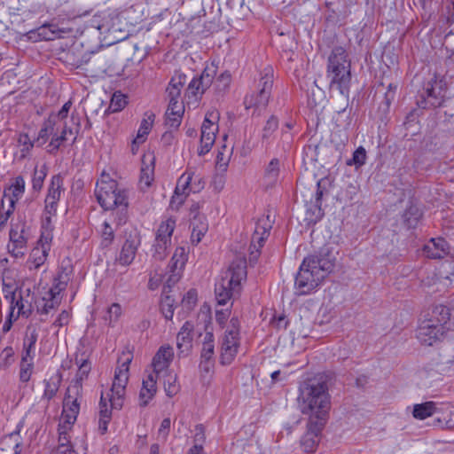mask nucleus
Segmentation results:
<instances>
[{
    "mask_svg": "<svg viewBox=\"0 0 454 454\" xmlns=\"http://www.w3.org/2000/svg\"><path fill=\"white\" fill-rule=\"evenodd\" d=\"M114 239V229L109 224L108 222L105 221L101 229V246L103 247H108L112 245Z\"/></svg>",
    "mask_w": 454,
    "mask_h": 454,
    "instance_id": "obj_46",
    "label": "nucleus"
},
{
    "mask_svg": "<svg viewBox=\"0 0 454 454\" xmlns=\"http://www.w3.org/2000/svg\"><path fill=\"white\" fill-rule=\"evenodd\" d=\"M448 330H450V325L442 326L434 324V319H424L417 329L416 337L422 345L433 346Z\"/></svg>",
    "mask_w": 454,
    "mask_h": 454,
    "instance_id": "obj_12",
    "label": "nucleus"
},
{
    "mask_svg": "<svg viewBox=\"0 0 454 454\" xmlns=\"http://www.w3.org/2000/svg\"><path fill=\"white\" fill-rule=\"evenodd\" d=\"M366 151L363 146H359L354 153L352 159L348 160V165H355L356 168H360L365 163Z\"/></svg>",
    "mask_w": 454,
    "mask_h": 454,
    "instance_id": "obj_50",
    "label": "nucleus"
},
{
    "mask_svg": "<svg viewBox=\"0 0 454 454\" xmlns=\"http://www.w3.org/2000/svg\"><path fill=\"white\" fill-rule=\"evenodd\" d=\"M206 436H205V430L204 427L201 424H199L195 427V434L193 438V445L196 446H203V443L205 442Z\"/></svg>",
    "mask_w": 454,
    "mask_h": 454,
    "instance_id": "obj_61",
    "label": "nucleus"
},
{
    "mask_svg": "<svg viewBox=\"0 0 454 454\" xmlns=\"http://www.w3.org/2000/svg\"><path fill=\"white\" fill-rule=\"evenodd\" d=\"M270 229L271 223L268 216L260 218L256 222L249 247V262L251 263H255L257 262L261 254V248L268 239Z\"/></svg>",
    "mask_w": 454,
    "mask_h": 454,
    "instance_id": "obj_11",
    "label": "nucleus"
},
{
    "mask_svg": "<svg viewBox=\"0 0 454 454\" xmlns=\"http://www.w3.org/2000/svg\"><path fill=\"white\" fill-rule=\"evenodd\" d=\"M445 92V84L434 76L425 83L417 105L423 109L439 107L444 101Z\"/></svg>",
    "mask_w": 454,
    "mask_h": 454,
    "instance_id": "obj_6",
    "label": "nucleus"
},
{
    "mask_svg": "<svg viewBox=\"0 0 454 454\" xmlns=\"http://www.w3.org/2000/svg\"><path fill=\"white\" fill-rule=\"evenodd\" d=\"M90 371V364L86 359H82L80 361L78 372L75 376V381L71 386V388L74 390V394L79 395L82 390V382L84 379L87 378L89 372Z\"/></svg>",
    "mask_w": 454,
    "mask_h": 454,
    "instance_id": "obj_40",
    "label": "nucleus"
},
{
    "mask_svg": "<svg viewBox=\"0 0 454 454\" xmlns=\"http://www.w3.org/2000/svg\"><path fill=\"white\" fill-rule=\"evenodd\" d=\"M451 408L450 403H435L433 401L415 404L412 414L418 419H425L434 414H444V410Z\"/></svg>",
    "mask_w": 454,
    "mask_h": 454,
    "instance_id": "obj_18",
    "label": "nucleus"
},
{
    "mask_svg": "<svg viewBox=\"0 0 454 454\" xmlns=\"http://www.w3.org/2000/svg\"><path fill=\"white\" fill-rule=\"evenodd\" d=\"M74 391L71 387L67 389V392L65 395L63 401V413L64 415V422L72 426L76 421L77 415L80 411V403H78L77 395L74 397L71 395V392Z\"/></svg>",
    "mask_w": 454,
    "mask_h": 454,
    "instance_id": "obj_25",
    "label": "nucleus"
},
{
    "mask_svg": "<svg viewBox=\"0 0 454 454\" xmlns=\"http://www.w3.org/2000/svg\"><path fill=\"white\" fill-rule=\"evenodd\" d=\"M21 438L19 432H12L0 439V454H20Z\"/></svg>",
    "mask_w": 454,
    "mask_h": 454,
    "instance_id": "obj_27",
    "label": "nucleus"
},
{
    "mask_svg": "<svg viewBox=\"0 0 454 454\" xmlns=\"http://www.w3.org/2000/svg\"><path fill=\"white\" fill-rule=\"evenodd\" d=\"M72 270L67 268L62 269L54 278L53 286L50 290V295L55 298L61 291L65 290L71 279Z\"/></svg>",
    "mask_w": 454,
    "mask_h": 454,
    "instance_id": "obj_34",
    "label": "nucleus"
},
{
    "mask_svg": "<svg viewBox=\"0 0 454 454\" xmlns=\"http://www.w3.org/2000/svg\"><path fill=\"white\" fill-rule=\"evenodd\" d=\"M34 371V361H27L26 358H21L20 364L19 378L22 383H27Z\"/></svg>",
    "mask_w": 454,
    "mask_h": 454,
    "instance_id": "obj_44",
    "label": "nucleus"
},
{
    "mask_svg": "<svg viewBox=\"0 0 454 454\" xmlns=\"http://www.w3.org/2000/svg\"><path fill=\"white\" fill-rule=\"evenodd\" d=\"M122 313L121 307L119 303H113L106 312L104 319L108 325L114 326Z\"/></svg>",
    "mask_w": 454,
    "mask_h": 454,
    "instance_id": "obj_48",
    "label": "nucleus"
},
{
    "mask_svg": "<svg viewBox=\"0 0 454 454\" xmlns=\"http://www.w3.org/2000/svg\"><path fill=\"white\" fill-rule=\"evenodd\" d=\"M279 175V160L276 158L272 159L265 169L264 178L268 186H273Z\"/></svg>",
    "mask_w": 454,
    "mask_h": 454,
    "instance_id": "obj_42",
    "label": "nucleus"
},
{
    "mask_svg": "<svg viewBox=\"0 0 454 454\" xmlns=\"http://www.w3.org/2000/svg\"><path fill=\"white\" fill-rule=\"evenodd\" d=\"M174 299L169 295H165L161 299L160 309L166 319H171L174 315Z\"/></svg>",
    "mask_w": 454,
    "mask_h": 454,
    "instance_id": "obj_49",
    "label": "nucleus"
},
{
    "mask_svg": "<svg viewBox=\"0 0 454 454\" xmlns=\"http://www.w3.org/2000/svg\"><path fill=\"white\" fill-rule=\"evenodd\" d=\"M247 278V261L238 257L233 260L221 280L215 284V294L219 305H225L240 291L242 280Z\"/></svg>",
    "mask_w": 454,
    "mask_h": 454,
    "instance_id": "obj_3",
    "label": "nucleus"
},
{
    "mask_svg": "<svg viewBox=\"0 0 454 454\" xmlns=\"http://www.w3.org/2000/svg\"><path fill=\"white\" fill-rule=\"evenodd\" d=\"M47 167L43 164L40 169H37V166L34 169V175L32 178V188L35 192L41 191L43 185L44 179L47 176Z\"/></svg>",
    "mask_w": 454,
    "mask_h": 454,
    "instance_id": "obj_43",
    "label": "nucleus"
},
{
    "mask_svg": "<svg viewBox=\"0 0 454 454\" xmlns=\"http://www.w3.org/2000/svg\"><path fill=\"white\" fill-rule=\"evenodd\" d=\"M62 381V375L57 372L51 376L48 380H43L44 391L43 394V399L46 401L51 400L58 393L60 384Z\"/></svg>",
    "mask_w": 454,
    "mask_h": 454,
    "instance_id": "obj_33",
    "label": "nucleus"
},
{
    "mask_svg": "<svg viewBox=\"0 0 454 454\" xmlns=\"http://www.w3.org/2000/svg\"><path fill=\"white\" fill-rule=\"evenodd\" d=\"M118 189V184L114 179H104V176L102 178L97 182L95 188V196L100 204V206L105 209H114V200L113 199L115 196V192Z\"/></svg>",
    "mask_w": 454,
    "mask_h": 454,
    "instance_id": "obj_13",
    "label": "nucleus"
},
{
    "mask_svg": "<svg viewBox=\"0 0 454 454\" xmlns=\"http://www.w3.org/2000/svg\"><path fill=\"white\" fill-rule=\"evenodd\" d=\"M27 296H22V295L20 296V299L16 301L14 306L12 304V306H11L12 311L10 313V317H12L13 310L15 308L18 309V313H17L16 318L20 315L25 317H28L32 314L33 296L30 294L29 289L27 290Z\"/></svg>",
    "mask_w": 454,
    "mask_h": 454,
    "instance_id": "obj_32",
    "label": "nucleus"
},
{
    "mask_svg": "<svg viewBox=\"0 0 454 454\" xmlns=\"http://www.w3.org/2000/svg\"><path fill=\"white\" fill-rule=\"evenodd\" d=\"M231 83V74L228 72L221 74L215 81V86L217 90H225Z\"/></svg>",
    "mask_w": 454,
    "mask_h": 454,
    "instance_id": "obj_57",
    "label": "nucleus"
},
{
    "mask_svg": "<svg viewBox=\"0 0 454 454\" xmlns=\"http://www.w3.org/2000/svg\"><path fill=\"white\" fill-rule=\"evenodd\" d=\"M419 217L420 213L416 207H410L403 214L404 222L409 227H415Z\"/></svg>",
    "mask_w": 454,
    "mask_h": 454,
    "instance_id": "obj_51",
    "label": "nucleus"
},
{
    "mask_svg": "<svg viewBox=\"0 0 454 454\" xmlns=\"http://www.w3.org/2000/svg\"><path fill=\"white\" fill-rule=\"evenodd\" d=\"M67 132L72 133V129L65 127L59 136L55 133L53 134L52 138L48 145V152L50 153H55L59 149L61 144L67 140Z\"/></svg>",
    "mask_w": 454,
    "mask_h": 454,
    "instance_id": "obj_47",
    "label": "nucleus"
},
{
    "mask_svg": "<svg viewBox=\"0 0 454 454\" xmlns=\"http://www.w3.org/2000/svg\"><path fill=\"white\" fill-rule=\"evenodd\" d=\"M278 128V120L275 115H271L266 121L262 133V142L268 146L272 139L275 131Z\"/></svg>",
    "mask_w": 454,
    "mask_h": 454,
    "instance_id": "obj_41",
    "label": "nucleus"
},
{
    "mask_svg": "<svg viewBox=\"0 0 454 454\" xmlns=\"http://www.w3.org/2000/svg\"><path fill=\"white\" fill-rule=\"evenodd\" d=\"M186 262V254L184 247H178L176 248L174 254L169 262L170 271L173 275L168 278V281L172 280L173 277H176V271L182 270Z\"/></svg>",
    "mask_w": 454,
    "mask_h": 454,
    "instance_id": "obj_39",
    "label": "nucleus"
},
{
    "mask_svg": "<svg viewBox=\"0 0 454 454\" xmlns=\"http://www.w3.org/2000/svg\"><path fill=\"white\" fill-rule=\"evenodd\" d=\"M174 357L173 348L169 345L161 346L154 355L152 362L153 372L152 373L158 375L166 370Z\"/></svg>",
    "mask_w": 454,
    "mask_h": 454,
    "instance_id": "obj_24",
    "label": "nucleus"
},
{
    "mask_svg": "<svg viewBox=\"0 0 454 454\" xmlns=\"http://www.w3.org/2000/svg\"><path fill=\"white\" fill-rule=\"evenodd\" d=\"M13 356V348L12 347L4 348L1 354L2 362L0 364V368H7L8 366H10L14 361Z\"/></svg>",
    "mask_w": 454,
    "mask_h": 454,
    "instance_id": "obj_55",
    "label": "nucleus"
},
{
    "mask_svg": "<svg viewBox=\"0 0 454 454\" xmlns=\"http://www.w3.org/2000/svg\"><path fill=\"white\" fill-rule=\"evenodd\" d=\"M450 249L443 238H433L423 247L424 254L430 259H442L450 254Z\"/></svg>",
    "mask_w": 454,
    "mask_h": 454,
    "instance_id": "obj_21",
    "label": "nucleus"
},
{
    "mask_svg": "<svg viewBox=\"0 0 454 454\" xmlns=\"http://www.w3.org/2000/svg\"><path fill=\"white\" fill-rule=\"evenodd\" d=\"M70 428L71 426L65 422H63V424H59V445L56 454H73L75 452L70 443V437L67 432Z\"/></svg>",
    "mask_w": 454,
    "mask_h": 454,
    "instance_id": "obj_31",
    "label": "nucleus"
},
{
    "mask_svg": "<svg viewBox=\"0 0 454 454\" xmlns=\"http://www.w3.org/2000/svg\"><path fill=\"white\" fill-rule=\"evenodd\" d=\"M219 120L220 114L217 109L211 108L206 113L201 125L200 146L198 149L200 156L207 154L214 145L219 129Z\"/></svg>",
    "mask_w": 454,
    "mask_h": 454,
    "instance_id": "obj_5",
    "label": "nucleus"
},
{
    "mask_svg": "<svg viewBox=\"0 0 454 454\" xmlns=\"http://www.w3.org/2000/svg\"><path fill=\"white\" fill-rule=\"evenodd\" d=\"M140 244L141 239L138 232L136 231L130 232L126 236L121 252L116 257V262L121 266L130 265L136 257Z\"/></svg>",
    "mask_w": 454,
    "mask_h": 454,
    "instance_id": "obj_14",
    "label": "nucleus"
},
{
    "mask_svg": "<svg viewBox=\"0 0 454 454\" xmlns=\"http://www.w3.org/2000/svg\"><path fill=\"white\" fill-rule=\"evenodd\" d=\"M270 229L271 223L268 216L260 218L256 222L249 247V262L251 263H255L257 262L261 254V248L268 239Z\"/></svg>",
    "mask_w": 454,
    "mask_h": 454,
    "instance_id": "obj_10",
    "label": "nucleus"
},
{
    "mask_svg": "<svg viewBox=\"0 0 454 454\" xmlns=\"http://www.w3.org/2000/svg\"><path fill=\"white\" fill-rule=\"evenodd\" d=\"M325 425H319L318 421L309 420L308 431L301 439V446L307 453L314 452L319 442V434Z\"/></svg>",
    "mask_w": 454,
    "mask_h": 454,
    "instance_id": "obj_19",
    "label": "nucleus"
},
{
    "mask_svg": "<svg viewBox=\"0 0 454 454\" xmlns=\"http://www.w3.org/2000/svg\"><path fill=\"white\" fill-rule=\"evenodd\" d=\"M273 86V71L271 67H266L264 74L259 80L258 91L246 96L244 105L247 109L251 107H265L270 100Z\"/></svg>",
    "mask_w": 454,
    "mask_h": 454,
    "instance_id": "obj_7",
    "label": "nucleus"
},
{
    "mask_svg": "<svg viewBox=\"0 0 454 454\" xmlns=\"http://www.w3.org/2000/svg\"><path fill=\"white\" fill-rule=\"evenodd\" d=\"M327 78L330 88L338 90L341 95L348 97L351 73L350 62L343 47H334L328 58Z\"/></svg>",
    "mask_w": 454,
    "mask_h": 454,
    "instance_id": "obj_4",
    "label": "nucleus"
},
{
    "mask_svg": "<svg viewBox=\"0 0 454 454\" xmlns=\"http://www.w3.org/2000/svg\"><path fill=\"white\" fill-rule=\"evenodd\" d=\"M63 185V179L59 175H55L51 177L48 193L45 198V213L49 215L46 220L49 223L51 216L55 215L58 208V202L60 199L61 189Z\"/></svg>",
    "mask_w": 454,
    "mask_h": 454,
    "instance_id": "obj_15",
    "label": "nucleus"
},
{
    "mask_svg": "<svg viewBox=\"0 0 454 454\" xmlns=\"http://www.w3.org/2000/svg\"><path fill=\"white\" fill-rule=\"evenodd\" d=\"M67 57L72 60L71 64L79 68L83 65L91 63L93 66H97L101 61V56L92 51H83L82 49L74 47L67 53Z\"/></svg>",
    "mask_w": 454,
    "mask_h": 454,
    "instance_id": "obj_23",
    "label": "nucleus"
},
{
    "mask_svg": "<svg viewBox=\"0 0 454 454\" xmlns=\"http://www.w3.org/2000/svg\"><path fill=\"white\" fill-rule=\"evenodd\" d=\"M114 200V209L115 207H128V196L125 190L117 189L115 196L113 199Z\"/></svg>",
    "mask_w": 454,
    "mask_h": 454,
    "instance_id": "obj_58",
    "label": "nucleus"
},
{
    "mask_svg": "<svg viewBox=\"0 0 454 454\" xmlns=\"http://www.w3.org/2000/svg\"><path fill=\"white\" fill-rule=\"evenodd\" d=\"M198 229L192 230L191 239L193 244H198L200 242L202 237L207 231V227L199 226Z\"/></svg>",
    "mask_w": 454,
    "mask_h": 454,
    "instance_id": "obj_64",
    "label": "nucleus"
},
{
    "mask_svg": "<svg viewBox=\"0 0 454 454\" xmlns=\"http://www.w3.org/2000/svg\"><path fill=\"white\" fill-rule=\"evenodd\" d=\"M215 75V67H207L199 77H194L190 82L187 88L188 93L192 96L203 94L212 85Z\"/></svg>",
    "mask_w": 454,
    "mask_h": 454,
    "instance_id": "obj_17",
    "label": "nucleus"
},
{
    "mask_svg": "<svg viewBox=\"0 0 454 454\" xmlns=\"http://www.w3.org/2000/svg\"><path fill=\"white\" fill-rule=\"evenodd\" d=\"M25 223L20 222L12 224L10 230V241L12 245H17L20 248L27 247V238L25 237Z\"/></svg>",
    "mask_w": 454,
    "mask_h": 454,
    "instance_id": "obj_36",
    "label": "nucleus"
},
{
    "mask_svg": "<svg viewBox=\"0 0 454 454\" xmlns=\"http://www.w3.org/2000/svg\"><path fill=\"white\" fill-rule=\"evenodd\" d=\"M184 112V106L181 102L168 103L166 112V125L170 128L177 129L181 124Z\"/></svg>",
    "mask_w": 454,
    "mask_h": 454,
    "instance_id": "obj_29",
    "label": "nucleus"
},
{
    "mask_svg": "<svg viewBox=\"0 0 454 454\" xmlns=\"http://www.w3.org/2000/svg\"><path fill=\"white\" fill-rule=\"evenodd\" d=\"M196 301L197 292L194 289L189 290L182 300V302L184 304V306H187L188 309L195 305Z\"/></svg>",
    "mask_w": 454,
    "mask_h": 454,
    "instance_id": "obj_63",
    "label": "nucleus"
},
{
    "mask_svg": "<svg viewBox=\"0 0 454 454\" xmlns=\"http://www.w3.org/2000/svg\"><path fill=\"white\" fill-rule=\"evenodd\" d=\"M56 117L50 116L44 121L43 127L41 128L38 137L35 140L38 146H41L46 143L50 136H53L55 131Z\"/></svg>",
    "mask_w": 454,
    "mask_h": 454,
    "instance_id": "obj_38",
    "label": "nucleus"
},
{
    "mask_svg": "<svg viewBox=\"0 0 454 454\" xmlns=\"http://www.w3.org/2000/svg\"><path fill=\"white\" fill-rule=\"evenodd\" d=\"M193 324L186 321L176 336V346L181 354L187 355L192 347Z\"/></svg>",
    "mask_w": 454,
    "mask_h": 454,
    "instance_id": "obj_26",
    "label": "nucleus"
},
{
    "mask_svg": "<svg viewBox=\"0 0 454 454\" xmlns=\"http://www.w3.org/2000/svg\"><path fill=\"white\" fill-rule=\"evenodd\" d=\"M335 262V255L327 247L321 248L317 254L304 258L295 277L296 294H310L333 271Z\"/></svg>",
    "mask_w": 454,
    "mask_h": 454,
    "instance_id": "obj_2",
    "label": "nucleus"
},
{
    "mask_svg": "<svg viewBox=\"0 0 454 454\" xmlns=\"http://www.w3.org/2000/svg\"><path fill=\"white\" fill-rule=\"evenodd\" d=\"M38 333L35 327L28 325L26 329L25 338L23 343L29 346L35 347L37 341Z\"/></svg>",
    "mask_w": 454,
    "mask_h": 454,
    "instance_id": "obj_56",
    "label": "nucleus"
},
{
    "mask_svg": "<svg viewBox=\"0 0 454 454\" xmlns=\"http://www.w3.org/2000/svg\"><path fill=\"white\" fill-rule=\"evenodd\" d=\"M127 101L124 95L114 93L110 102L109 108L112 112H119L125 107Z\"/></svg>",
    "mask_w": 454,
    "mask_h": 454,
    "instance_id": "obj_54",
    "label": "nucleus"
},
{
    "mask_svg": "<svg viewBox=\"0 0 454 454\" xmlns=\"http://www.w3.org/2000/svg\"><path fill=\"white\" fill-rule=\"evenodd\" d=\"M54 299L51 295H50L49 300H45L44 298L42 300V305L38 304L36 306L37 313L41 315H47L51 309L55 308Z\"/></svg>",
    "mask_w": 454,
    "mask_h": 454,
    "instance_id": "obj_59",
    "label": "nucleus"
},
{
    "mask_svg": "<svg viewBox=\"0 0 454 454\" xmlns=\"http://www.w3.org/2000/svg\"><path fill=\"white\" fill-rule=\"evenodd\" d=\"M157 375L149 373L146 379L143 380L142 387L139 393V402L141 406H146L150 400L153 398L156 394L157 387Z\"/></svg>",
    "mask_w": 454,
    "mask_h": 454,
    "instance_id": "obj_28",
    "label": "nucleus"
},
{
    "mask_svg": "<svg viewBox=\"0 0 454 454\" xmlns=\"http://www.w3.org/2000/svg\"><path fill=\"white\" fill-rule=\"evenodd\" d=\"M18 142L23 146L21 149L22 156H25L33 148L35 143L31 141L27 134H20Z\"/></svg>",
    "mask_w": 454,
    "mask_h": 454,
    "instance_id": "obj_60",
    "label": "nucleus"
},
{
    "mask_svg": "<svg viewBox=\"0 0 454 454\" xmlns=\"http://www.w3.org/2000/svg\"><path fill=\"white\" fill-rule=\"evenodd\" d=\"M155 115L153 113L146 112L145 117L141 121L137 137L132 141V151L135 150V145L142 144L145 141L147 135L153 128Z\"/></svg>",
    "mask_w": 454,
    "mask_h": 454,
    "instance_id": "obj_30",
    "label": "nucleus"
},
{
    "mask_svg": "<svg viewBox=\"0 0 454 454\" xmlns=\"http://www.w3.org/2000/svg\"><path fill=\"white\" fill-rule=\"evenodd\" d=\"M25 192V180L21 176L15 177L14 182L4 190L1 200V207H4L5 202L8 207L14 208L16 202L22 197Z\"/></svg>",
    "mask_w": 454,
    "mask_h": 454,
    "instance_id": "obj_22",
    "label": "nucleus"
},
{
    "mask_svg": "<svg viewBox=\"0 0 454 454\" xmlns=\"http://www.w3.org/2000/svg\"><path fill=\"white\" fill-rule=\"evenodd\" d=\"M324 183V180H319L317 183V191H316V195H315V200L312 201L314 203V207L317 209L318 213H320L321 211V200H322V197L324 195V192H325V189H322V184Z\"/></svg>",
    "mask_w": 454,
    "mask_h": 454,
    "instance_id": "obj_62",
    "label": "nucleus"
},
{
    "mask_svg": "<svg viewBox=\"0 0 454 454\" xmlns=\"http://www.w3.org/2000/svg\"><path fill=\"white\" fill-rule=\"evenodd\" d=\"M444 413H448V416H444L443 418H436L434 419V426L447 429L454 428V405L451 404L450 409L444 410Z\"/></svg>",
    "mask_w": 454,
    "mask_h": 454,
    "instance_id": "obj_45",
    "label": "nucleus"
},
{
    "mask_svg": "<svg viewBox=\"0 0 454 454\" xmlns=\"http://www.w3.org/2000/svg\"><path fill=\"white\" fill-rule=\"evenodd\" d=\"M176 228V221L168 218L160 224L153 245L152 256L157 261H163L171 244V237Z\"/></svg>",
    "mask_w": 454,
    "mask_h": 454,
    "instance_id": "obj_9",
    "label": "nucleus"
},
{
    "mask_svg": "<svg viewBox=\"0 0 454 454\" xmlns=\"http://www.w3.org/2000/svg\"><path fill=\"white\" fill-rule=\"evenodd\" d=\"M50 251L49 246H44L43 248L40 247H35L29 256V259L27 261V266L29 270H36L40 266H42L48 256V253Z\"/></svg>",
    "mask_w": 454,
    "mask_h": 454,
    "instance_id": "obj_35",
    "label": "nucleus"
},
{
    "mask_svg": "<svg viewBox=\"0 0 454 454\" xmlns=\"http://www.w3.org/2000/svg\"><path fill=\"white\" fill-rule=\"evenodd\" d=\"M297 402L301 412L309 416V420L325 425L331 410L328 376L319 373L304 380L299 387Z\"/></svg>",
    "mask_w": 454,
    "mask_h": 454,
    "instance_id": "obj_1",
    "label": "nucleus"
},
{
    "mask_svg": "<svg viewBox=\"0 0 454 454\" xmlns=\"http://www.w3.org/2000/svg\"><path fill=\"white\" fill-rule=\"evenodd\" d=\"M239 347V335L225 333L221 344V364H231L237 356Z\"/></svg>",
    "mask_w": 454,
    "mask_h": 454,
    "instance_id": "obj_16",
    "label": "nucleus"
},
{
    "mask_svg": "<svg viewBox=\"0 0 454 454\" xmlns=\"http://www.w3.org/2000/svg\"><path fill=\"white\" fill-rule=\"evenodd\" d=\"M130 357H127L121 364L116 368L109 401L113 409L120 410L123 405L126 386L129 380V366Z\"/></svg>",
    "mask_w": 454,
    "mask_h": 454,
    "instance_id": "obj_8",
    "label": "nucleus"
},
{
    "mask_svg": "<svg viewBox=\"0 0 454 454\" xmlns=\"http://www.w3.org/2000/svg\"><path fill=\"white\" fill-rule=\"evenodd\" d=\"M201 188L200 178L195 176L194 172L186 171L177 180L175 194L179 192L186 197L190 192H197Z\"/></svg>",
    "mask_w": 454,
    "mask_h": 454,
    "instance_id": "obj_20",
    "label": "nucleus"
},
{
    "mask_svg": "<svg viewBox=\"0 0 454 454\" xmlns=\"http://www.w3.org/2000/svg\"><path fill=\"white\" fill-rule=\"evenodd\" d=\"M153 180V168L146 166L141 168L139 183L142 189L150 187Z\"/></svg>",
    "mask_w": 454,
    "mask_h": 454,
    "instance_id": "obj_52",
    "label": "nucleus"
},
{
    "mask_svg": "<svg viewBox=\"0 0 454 454\" xmlns=\"http://www.w3.org/2000/svg\"><path fill=\"white\" fill-rule=\"evenodd\" d=\"M428 319H434V323L438 325L447 326L450 320V309L442 304L436 305L434 307Z\"/></svg>",
    "mask_w": 454,
    "mask_h": 454,
    "instance_id": "obj_37",
    "label": "nucleus"
},
{
    "mask_svg": "<svg viewBox=\"0 0 454 454\" xmlns=\"http://www.w3.org/2000/svg\"><path fill=\"white\" fill-rule=\"evenodd\" d=\"M54 25H44L38 29V36L41 40L50 41L54 40L59 32L53 29Z\"/></svg>",
    "mask_w": 454,
    "mask_h": 454,
    "instance_id": "obj_53",
    "label": "nucleus"
}]
</instances>
